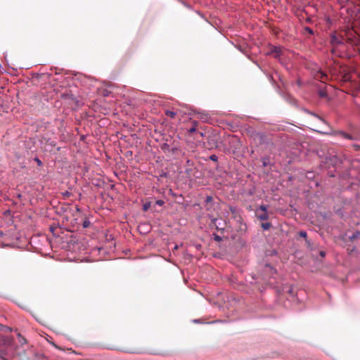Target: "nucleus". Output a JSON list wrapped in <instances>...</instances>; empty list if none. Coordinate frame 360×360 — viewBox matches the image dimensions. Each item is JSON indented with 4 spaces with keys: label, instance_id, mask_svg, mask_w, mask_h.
Returning <instances> with one entry per match:
<instances>
[{
    "label": "nucleus",
    "instance_id": "obj_26",
    "mask_svg": "<svg viewBox=\"0 0 360 360\" xmlns=\"http://www.w3.org/2000/svg\"><path fill=\"white\" fill-rule=\"evenodd\" d=\"M357 237L356 235L354 234L352 236V239H354Z\"/></svg>",
    "mask_w": 360,
    "mask_h": 360
},
{
    "label": "nucleus",
    "instance_id": "obj_11",
    "mask_svg": "<svg viewBox=\"0 0 360 360\" xmlns=\"http://www.w3.org/2000/svg\"><path fill=\"white\" fill-rule=\"evenodd\" d=\"M210 159L214 162H217L218 160V157L216 155H210Z\"/></svg>",
    "mask_w": 360,
    "mask_h": 360
},
{
    "label": "nucleus",
    "instance_id": "obj_23",
    "mask_svg": "<svg viewBox=\"0 0 360 360\" xmlns=\"http://www.w3.org/2000/svg\"><path fill=\"white\" fill-rule=\"evenodd\" d=\"M311 115H313L316 118L319 119L321 121L323 122V120H322L321 117H319V116L316 115L315 114L312 113Z\"/></svg>",
    "mask_w": 360,
    "mask_h": 360
},
{
    "label": "nucleus",
    "instance_id": "obj_3",
    "mask_svg": "<svg viewBox=\"0 0 360 360\" xmlns=\"http://www.w3.org/2000/svg\"><path fill=\"white\" fill-rule=\"evenodd\" d=\"M257 216L261 220H267L269 219V214L267 212H264L259 214L258 211H257Z\"/></svg>",
    "mask_w": 360,
    "mask_h": 360
},
{
    "label": "nucleus",
    "instance_id": "obj_22",
    "mask_svg": "<svg viewBox=\"0 0 360 360\" xmlns=\"http://www.w3.org/2000/svg\"><path fill=\"white\" fill-rule=\"evenodd\" d=\"M198 118H200V119H204V117H203V115H202V114L198 113Z\"/></svg>",
    "mask_w": 360,
    "mask_h": 360
},
{
    "label": "nucleus",
    "instance_id": "obj_9",
    "mask_svg": "<svg viewBox=\"0 0 360 360\" xmlns=\"http://www.w3.org/2000/svg\"><path fill=\"white\" fill-rule=\"evenodd\" d=\"M271 226V224L270 223H263L262 224V227L265 229V230H268Z\"/></svg>",
    "mask_w": 360,
    "mask_h": 360
},
{
    "label": "nucleus",
    "instance_id": "obj_20",
    "mask_svg": "<svg viewBox=\"0 0 360 360\" xmlns=\"http://www.w3.org/2000/svg\"><path fill=\"white\" fill-rule=\"evenodd\" d=\"M214 240H217V241H220V240H221V238L219 236H215Z\"/></svg>",
    "mask_w": 360,
    "mask_h": 360
},
{
    "label": "nucleus",
    "instance_id": "obj_13",
    "mask_svg": "<svg viewBox=\"0 0 360 360\" xmlns=\"http://www.w3.org/2000/svg\"><path fill=\"white\" fill-rule=\"evenodd\" d=\"M110 94V91H108V90L105 89L102 92V94L103 96H108Z\"/></svg>",
    "mask_w": 360,
    "mask_h": 360
},
{
    "label": "nucleus",
    "instance_id": "obj_24",
    "mask_svg": "<svg viewBox=\"0 0 360 360\" xmlns=\"http://www.w3.org/2000/svg\"><path fill=\"white\" fill-rule=\"evenodd\" d=\"M198 134L200 135V136L201 137H203L204 136V133L203 132H198Z\"/></svg>",
    "mask_w": 360,
    "mask_h": 360
},
{
    "label": "nucleus",
    "instance_id": "obj_2",
    "mask_svg": "<svg viewBox=\"0 0 360 360\" xmlns=\"http://www.w3.org/2000/svg\"><path fill=\"white\" fill-rule=\"evenodd\" d=\"M198 122L196 120H193L191 122V127L188 129V134H193L196 131L197 127L198 126Z\"/></svg>",
    "mask_w": 360,
    "mask_h": 360
},
{
    "label": "nucleus",
    "instance_id": "obj_10",
    "mask_svg": "<svg viewBox=\"0 0 360 360\" xmlns=\"http://www.w3.org/2000/svg\"><path fill=\"white\" fill-rule=\"evenodd\" d=\"M90 224L91 223H90V221L89 220H85L83 222V227L84 228H87V227H89L90 226Z\"/></svg>",
    "mask_w": 360,
    "mask_h": 360
},
{
    "label": "nucleus",
    "instance_id": "obj_19",
    "mask_svg": "<svg viewBox=\"0 0 360 360\" xmlns=\"http://www.w3.org/2000/svg\"><path fill=\"white\" fill-rule=\"evenodd\" d=\"M70 195V193L68 192V191H65V193H63V195L65 197V198H68L69 197Z\"/></svg>",
    "mask_w": 360,
    "mask_h": 360
},
{
    "label": "nucleus",
    "instance_id": "obj_12",
    "mask_svg": "<svg viewBox=\"0 0 360 360\" xmlns=\"http://www.w3.org/2000/svg\"><path fill=\"white\" fill-rule=\"evenodd\" d=\"M34 161L37 163L39 166H41L42 165V162L38 158H35Z\"/></svg>",
    "mask_w": 360,
    "mask_h": 360
},
{
    "label": "nucleus",
    "instance_id": "obj_18",
    "mask_svg": "<svg viewBox=\"0 0 360 360\" xmlns=\"http://www.w3.org/2000/svg\"><path fill=\"white\" fill-rule=\"evenodd\" d=\"M156 204L159 205H162L164 204V201L162 200H158L156 201Z\"/></svg>",
    "mask_w": 360,
    "mask_h": 360
},
{
    "label": "nucleus",
    "instance_id": "obj_5",
    "mask_svg": "<svg viewBox=\"0 0 360 360\" xmlns=\"http://www.w3.org/2000/svg\"><path fill=\"white\" fill-rule=\"evenodd\" d=\"M177 112H174V111H172V110H166L165 111V115L168 117H169L170 118H174L176 117V115H177Z\"/></svg>",
    "mask_w": 360,
    "mask_h": 360
},
{
    "label": "nucleus",
    "instance_id": "obj_27",
    "mask_svg": "<svg viewBox=\"0 0 360 360\" xmlns=\"http://www.w3.org/2000/svg\"><path fill=\"white\" fill-rule=\"evenodd\" d=\"M143 208H144V210H146L148 209L147 205H145Z\"/></svg>",
    "mask_w": 360,
    "mask_h": 360
},
{
    "label": "nucleus",
    "instance_id": "obj_14",
    "mask_svg": "<svg viewBox=\"0 0 360 360\" xmlns=\"http://www.w3.org/2000/svg\"><path fill=\"white\" fill-rule=\"evenodd\" d=\"M300 236L301 237L306 238L307 237V233L305 231H300Z\"/></svg>",
    "mask_w": 360,
    "mask_h": 360
},
{
    "label": "nucleus",
    "instance_id": "obj_4",
    "mask_svg": "<svg viewBox=\"0 0 360 360\" xmlns=\"http://www.w3.org/2000/svg\"><path fill=\"white\" fill-rule=\"evenodd\" d=\"M214 136H209V138H208L207 142L211 148L217 146V141H214Z\"/></svg>",
    "mask_w": 360,
    "mask_h": 360
},
{
    "label": "nucleus",
    "instance_id": "obj_16",
    "mask_svg": "<svg viewBox=\"0 0 360 360\" xmlns=\"http://www.w3.org/2000/svg\"><path fill=\"white\" fill-rule=\"evenodd\" d=\"M268 163H269V160L267 158H264L263 159V165L266 166Z\"/></svg>",
    "mask_w": 360,
    "mask_h": 360
},
{
    "label": "nucleus",
    "instance_id": "obj_17",
    "mask_svg": "<svg viewBox=\"0 0 360 360\" xmlns=\"http://www.w3.org/2000/svg\"><path fill=\"white\" fill-rule=\"evenodd\" d=\"M305 31L307 32L309 34H313V31L309 27H305Z\"/></svg>",
    "mask_w": 360,
    "mask_h": 360
},
{
    "label": "nucleus",
    "instance_id": "obj_21",
    "mask_svg": "<svg viewBox=\"0 0 360 360\" xmlns=\"http://www.w3.org/2000/svg\"><path fill=\"white\" fill-rule=\"evenodd\" d=\"M319 255L321 257H323L326 255V253L324 251H320Z\"/></svg>",
    "mask_w": 360,
    "mask_h": 360
},
{
    "label": "nucleus",
    "instance_id": "obj_8",
    "mask_svg": "<svg viewBox=\"0 0 360 360\" xmlns=\"http://www.w3.org/2000/svg\"><path fill=\"white\" fill-rule=\"evenodd\" d=\"M257 211H262V212H267V206L262 205L259 206V210Z\"/></svg>",
    "mask_w": 360,
    "mask_h": 360
},
{
    "label": "nucleus",
    "instance_id": "obj_25",
    "mask_svg": "<svg viewBox=\"0 0 360 360\" xmlns=\"http://www.w3.org/2000/svg\"><path fill=\"white\" fill-rule=\"evenodd\" d=\"M216 220H217L216 218H214L213 219H212L213 224H215Z\"/></svg>",
    "mask_w": 360,
    "mask_h": 360
},
{
    "label": "nucleus",
    "instance_id": "obj_6",
    "mask_svg": "<svg viewBox=\"0 0 360 360\" xmlns=\"http://www.w3.org/2000/svg\"><path fill=\"white\" fill-rule=\"evenodd\" d=\"M316 77L324 82V80L327 79L328 76L326 74L321 72L316 75Z\"/></svg>",
    "mask_w": 360,
    "mask_h": 360
},
{
    "label": "nucleus",
    "instance_id": "obj_15",
    "mask_svg": "<svg viewBox=\"0 0 360 360\" xmlns=\"http://www.w3.org/2000/svg\"><path fill=\"white\" fill-rule=\"evenodd\" d=\"M319 96L321 97H326V93L325 91H321L319 92Z\"/></svg>",
    "mask_w": 360,
    "mask_h": 360
},
{
    "label": "nucleus",
    "instance_id": "obj_28",
    "mask_svg": "<svg viewBox=\"0 0 360 360\" xmlns=\"http://www.w3.org/2000/svg\"><path fill=\"white\" fill-rule=\"evenodd\" d=\"M210 199H211V197H208V198H207V200H210Z\"/></svg>",
    "mask_w": 360,
    "mask_h": 360
},
{
    "label": "nucleus",
    "instance_id": "obj_7",
    "mask_svg": "<svg viewBox=\"0 0 360 360\" xmlns=\"http://www.w3.org/2000/svg\"><path fill=\"white\" fill-rule=\"evenodd\" d=\"M340 134L343 137V138H345V139H352V137L351 135L349 134H345L344 132H340Z\"/></svg>",
    "mask_w": 360,
    "mask_h": 360
},
{
    "label": "nucleus",
    "instance_id": "obj_1",
    "mask_svg": "<svg viewBox=\"0 0 360 360\" xmlns=\"http://www.w3.org/2000/svg\"><path fill=\"white\" fill-rule=\"evenodd\" d=\"M283 49L281 46H271L270 48V51L269 54L273 55L275 58H279L280 56L282 54Z\"/></svg>",
    "mask_w": 360,
    "mask_h": 360
}]
</instances>
